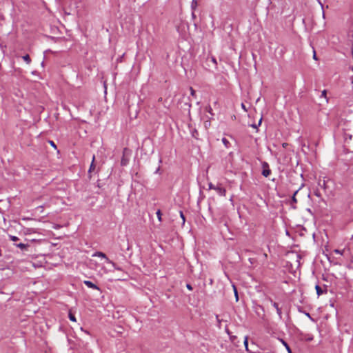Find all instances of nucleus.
I'll return each mask as SVG.
<instances>
[{"label": "nucleus", "instance_id": "36", "mask_svg": "<svg viewBox=\"0 0 353 353\" xmlns=\"http://www.w3.org/2000/svg\"><path fill=\"white\" fill-rule=\"evenodd\" d=\"M261 121H262V119L261 118V119H260V120H259V124H258L259 125H261Z\"/></svg>", "mask_w": 353, "mask_h": 353}, {"label": "nucleus", "instance_id": "30", "mask_svg": "<svg viewBox=\"0 0 353 353\" xmlns=\"http://www.w3.org/2000/svg\"><path fill=\"white\" fill-rule=\"evenodd\" d=\"M286 349H287V350H288V352L289 353H292V352H291V350H290V347H289V346H287V347H286Z\"/></svg>", "mask_w": 353, "mask_h": 353}, {"label": "nucleus", "instance_id": "20", "mask_svg": "<svg viewBox=\"0 0 353 353\" xmlns=\"http://www.w3.org/2000/svg\"><path fill=\"white\" fill-rule=\"evenodd\" d=\"M336 254H343L344 250H334V251Z\"/></svg>", "mask_w": 353, "mask_h": 353}, {"label": "nucleus", "instance_id": "31", "mask_svg": "<svg viewBox=\"0 0 353 353\" xmlns=\"http://www.w3.org/2000/svg\"><path fill=\"white\" fill-rule=\"evenodd\" d=\"M281 341H282V343H283V345H285V347H286L287 346H288V344H287L284 341H283V340H282Z\"/></svg>", "mask_w": 353, "mask_h": 353}, {"label": "nucleus", "instance_id": "4", "mask_svg": "<svg viewBox=\"0 0 353 353\" xmlns=\"http://www.w3.org/2000/svg\"><path fill=\"white\" fill-rule=\"evenodd\" d=\"M216 190L217 191V192L221 195V196H225V190L221 187H219V186H217L216 188Z\"/></svg>", "mask_w": 353, "mask_h": 353}, {"label": "nucleus", "instance_id": "26", "mask_svg": "<svg viewBox=\"0 0 353 353\" xmlns=\"http://www.w3.org/2000/svg\"><path fill=\"white\" fill-rule=\"evenodd\" d=\"M186 287H187V288H188V290H192V286H191V285H190V284H187V285H186Z\"/></svg>", "mask_w": 353, "mask_h": 353}, {"label": "nucleus", "instance_id": "23", "mask_svg": "<svg viewBox=\"0 0 353 353\" xmlns=\"http://www.w3.org/2000/svg\"><path fill=\"white\" fill-rule=\"evenodd\" d=\"M276 312L278 313V314L279 315V316H281V310L279 307L276 308Z\"/></svg>", "mask_w": 353, "mask_h": 353}, {"label": "nucleus", "instance_id": "22", "mask_svg": "<svg viewBox=\"0 0 353 353\" xmlns=\"http://www.w3.org/2000/svg\"><path fill=\"white\" fill-rule=\"evenodd\" d=\"M204 124H205V128H208V126L210 125V121H205Z\"/></svg>", "mask_w": 353, "mask_h": 353}, {"label": "nucleus", "instance_id": "25", "mask_svg": "<svg viewBox=\"0 0 353 353\" xmlns=\"http://www.w3.org/2000/svg\"><path fill=\"white\" fill-rule=\"evenodd\" d=\"M296 193H297V191L295 192V193L294 194V196L292 197V200H293L294 202H296V199L295 198V196H296Z\"/></svg>", "mask_w": 353, "mask_h": 353}, {"label": "nucleus", "instance_id": "14", "mask_svg": "<svg viewBox=\"0 0 353 353\" xmlns=\"http://www.w3.org/2000/svg\"><path fill=\"white\" fill-rule=\"evenodd\" d=\"M69 319L70 321H74V322H75L77 321L74 315L70 312L69 313Z\"/></svg>", "mask_w": 353, "mask_h": 353}, {"label": "nucleus", "instance_id": "29", "mask_svg": "<svg viewBox=\"0 0 353 353\" xmlns=\"http://www.w3.org/2000/svg\"><path fill=\"white\" fill-rule=\"evenodd\" d=\"M121 164H122L123 165H125V164H126V161H125L124 159H122V161H121Z\"/></svg>", "mask_w": 353, "mask_h": 353}, {"label": "nucleus", "instance_id": "27", "mask_svg": "<svg viewBox=\"0 0 353 353\" xmlns=\"http://www.w3.org/2000/svg\"><path fill=\"white\" fill-rule=\"evenodd\" d=\"M272 305H273V306H274L276 309L279 307L278 304H277L276 303H275V302H274V303H272Z\"/></svg>", "mask_w": 353, "mask_h": 353}, {"label": "nucleus", "instance_id": "8", "mask_svg": "<svg viewBox=\"0 0 353 353\" xmlns=\"http://www.w3.org/2000/svg\"><path fill=\"white\" fill-rule=\"evenodd\" d=\"M23 60H24V61H25L28 64L30 63V62H31V59H30V57H29V55H28V54L24 55V56L23 57Z\"/></svg>", "mask_w": 353, "mask_h": 353}, {"label": "nucleus", "instance_id": "13", "mask_svg": "<svg viewBox=\"0 0 353 353\" xmlns=\"http://www.w3.org/2000/svg\"><path fill=\"white\" fill-rule=\"evenodd\" d=\"M197 7V2L196 0H192L191 8L192 10H195Z\"/></svg>", "mask_w": 353, "mask_h": 353}, {"label": "nucleus", "instance_id": "24", "mask_svg": "<svg viewBox=\"0 0 353 353\" xmlns=\"http://www.w3.org/2000/svg\"><path fill=\"white\" fill-rule=\"evenodd\" d=\"M49 142H50V145H51L53 148H57L56 145L54 144V143L52 141H50Z\"/></svg>", "mask_w": 353, "mask_h": 353}, {"label": "nucleus", "instance_id": "15", "mask_svg": "<svg viewBox=\"0 0 353 353\" xmlns=\"http://www.w3.org/2000/svg\"><path fill=\"white\" fill-rule=\"evenodd\" d=\"M179 213H180V216L182 219V221H183L182 223L183 225L185 223V216H184V214H183L182 211H180Z\"/></svg>", "mask_w": 353, "mask_h": 353}, {"label": "nucleus", "instance_id": "6", "mask_svg": "<svg viewBox=\"0 0 353 353\" xmlns=\"http://www.w3.org/2000/svg\"><path fill=\"white\" fill-rule=\"evenodd\" d=\"M16 246L17 248H19L22 249V250L26 249L28 247V245L27 244H24V243H19V244H16Z\"/></svg>", "mask_w": 353, "mask_h": 353}, {"label": "nucleus", "instance_id": "21", "mask_svg": "<svg viewBox=\"0 0 353 353\" xmlns=\"http://www.w3.org/2000/svg\"><path fill=\"white\" fill-rule=\"evenodd\" d=\"M217 186H214L212 183H209V189H212V190H216V188Z\"/></svg>", "mask_w": 353, "mask_h": 353}, {"label": "nucleus", "instance_id": "34", "mask_svg": "<svg viewBox=\"0 0 353 353\" xmlns=\"http://www.w3.org/2000/svg\"><path fill=\"white\" fill-rule=\"evenodd\" d=\"M313 58H314V59H316V52H314Z\"/></svg>", "mask_w": 353, "mask_h": 353}, {"label": "nucleus", "instance_id": "1", "mask_svg": "<svg viewBox=\"0 0 353 353\" xmlns=\"http://www.w3.org/2000/svg\"><path fill=\"white\" fill-rule=\"evenodd\" d=\"M92 256H99V257H101L103 259H105L108 263L111 264L112 266H115V263L113 261H110L106 256V255L104 253L101 252H97L94 253Z\"/></svg>", "mask_w": 353, "mask_h": 353}, {"label": "nucleus", "instance_id": "18", "mask_svg": "<svg viewBox=\"0 0 353 353\" xmlns=\"http://www.w3.org/2000/svg\"><path fill=\"white\" fill-rule=\"evenodd\" d=\"M206 110L211 114V115H213V113H212V109L210 106H208L206 108Z\"/></svg>", "mask_w": 353, "mask_h": 353}, {"label": "nucleus", "instance_id": "37", "mask_svg": "<svg viewBox=\"0 0 353 353\" xmlns=\"http://www.w3.org/2000/svg\"><path fill=\"white\" fill-rule=\"evenodd\" d=\"M286 145H287L286 143H283V147H285V146H286Z\"/></svg>", "mask_w": 353, "mask_h": 353}, {"label": "nucleus", "instance_id": "35", "mask_svg": "<svg viewBox=\"0 0 353 353\" xmlns=\"http://www.w3.org/2000/svg\"><path fill=\"white\" fill-rule=\"evenodd\" d=\"M251 126L254 128H257V125L256 124H252L251 125Z\"/></svg>", "mask_w": 353, "mask_h": 353}, {"label": "nucleus", "instance_id": "19", "mask_svg": "<svg viewBox=\"0 0 353 353\" xmlns=\"http://www.w3.org/2000/svg\"><path fill=\"white\" fill-rule=\"evenodd\" d=\"M10 239L12 241H17L19 240L18 237L15 236H10Z\"/></svg>", "mask_w": 353, "mask_h": 353}, {"label": "nucleus", "instance_id": "3", "mask_svg": "<svg viewBox=\"0 0 353 353\" xmlns=\"http://www.w3.org/2000/svg\"><path fill=\"white\" fill-rule=\"evenodd\" d=\"M84 284L90 288L99 290V288L90 281H84Z\"/></svg>", "mask_w": 353, "mask_h": 353}, {"label": "nucleus", "instance_id": "28", "mask_svg": "<svg viewBox=\"0 0 353 353\" xmlns=\"http://www.w3.org/2000/svg\"><path fill=\"white\" fill-rule=\"evenodd\" d=\"M241 107L242 108L245 110V111H247V109L245 108V105L243 104V103H241Z\"/></svg>", "mask_w": 353, "mask_h": 353}, {"label": "nucleus", "instance_id": "12", "mask_svg": "<svg viewBox=\"0 0 353 353\" xmlns=\"http://www.w3.org/2000/svg\"><path fill=\"white\" fill-rule=\"evenodd\" d=\"M243 343H244L246 350L248 351V336H245Z\"/></svg>", "mask_w": 353, "mask_h": 353}, {"label": "nucleus", "instance_id": "7", "mask_svg": "<svg viewBox=\"0 0 353 353\" xmlns=\"http://www.w3.org/2000/svg\"><path fill=\"white\" fill-rule=\"evenodd\" d=\"M315 289L316 290V293H317L318 296H320L323 294V290H321V288L319 285H316Z\"/></svg>", "mask_w": 353, "mask_h": 353}, {"label": "nucleus", "instance_id": "10", "mask_svg": "<svg viewBox=\"0 0 353 353\" xmlns=\"http://www.w3.org/2000/svg\"><path fill=\"white\" fill-rule=\"evenodd\" d=\"M222 142L226 148H228L230 146V142L227 139L223 138Z\"/></svg>", "mask_w": 353, "mask_h": 353}, {"label": "nucleus", "instance_id": "2", "mask_svg": "<svg viewBox=\"0 0 353 353\" xmlns=\"http://www.w3.org/2000/svg\"><path fill=\"white\" fill-rule=\"evenodd\" d=\"M271 173V170L269 169V167H268V165L267 163H264L263 164V172H262V174L265 176V177H268Z\"/></svg>", "mask_w": 353, "mask_h": 353}, {"label": "nucleus", "instance_id": "17", "mask_svg": "<svg viewBox=\"0 0 353 353\" xmlns=\"http://www.w3.org/2000/svg\"><path fill=\"white\" fill-rule=\"evenodd\" d=\"M157 215L158 219L161 221V212L159 210L157 212Z\"/></svg>", "mask_w": 353, "mask_h": 353}, {"label": "nucleus", "instance_id": "16", "mask_svg": "<svg viewBox=\"0 0 353 353\" xmlns=\"http://www.w3.org/2000/svg\"><path fill=\"white\" fill-rule=\"evenodd\" d=\"M190 94L192 97H195L196 96L195 91H194V90L192 87L190 88Z\"/></svg>", "mask_w": 353, "mask_h": 353}, {"label": "nucleus", "instance_id": "33", "mask_svg": "<svg viewBox=\"0 0 353 353\" xmlns=\"http://www.w3.org/2000/svg\"><path fill=\"white\" fill-rule=\"evenodd\" d=\"M116 270H121V268L119 267H117L116 265L115 266H113Z\"/></svg>", "mask_w": 353, "mask_h": 353}, {"label": "nucleus", "instance_id": "5", "mask_svg": "<svg viewBox=\"0 0 353 353\" xmlns=\"http://www.w3.org/2000/svg\"><path fill=\"white\" fill-rule=\"evenodd\" d=\"M232 288H233V290H234V295H235L236 301H239V296H238V292H237L236 288V286L234 284L232 285Z\"/></svg>", "mask_w": 353, "mask_h": 353}, {"label": "nucleus", "instance_id": "32", "mask_svg": "<svg viewBox=\"0 0 353 353\" xmlns=\"http://www.w3.org/2000/svg\"><path fill=\"white\" fill-rule=\"evenodd\" d=\"M212 62H213V63H214L215 64H216V61L215 58H214V57H213V58H212Z\"/></svg>", "mask_w": 353, "mask_h": 353}, {"label": "nucleus", "instance_id": "9", "mask_svg": "<svg viewBox=\"0 0 353 353\" xmlns=\"http://www.w3.org/2000/svg\"><path fill=\"white\" fill-rule=\"evenodd\" d=\"M321 97L325 98L326 103L328 102V99L327 98V92L325 90L322 91Z\"/></svg>", "mask_w": 353, "mask_h": 353}, {"label": "nucleus", "instance_id": "11", "mask_svg": "<svg viewBox=\"0 0 353 353\" xmlns=\"http://www.w3.org/2000/svg\"><path fill=\"white\" fill-rule=\"evenodd\" d=\"M94 160H95V157L93 156L89 172H91L92 170L94 169Z\"/></svg>", "mask_w": 353, "mask_h": 353}]
</instances>
